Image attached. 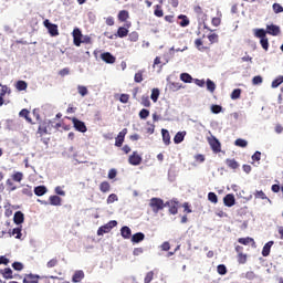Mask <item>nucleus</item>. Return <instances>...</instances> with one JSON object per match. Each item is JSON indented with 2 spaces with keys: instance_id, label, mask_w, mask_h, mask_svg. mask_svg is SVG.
<instances>
[{
  "instance_id": "obj_1",
  "label": "nucleus",
  "mask_w": 283,
  "mask_h": 283,
  "mask_svg": "<svg viewBox=\"0 0 283 283\" xmlns=\"http://www.w3.org/2000/svg\"><path fill=\"white\" fill-rule=\"evenodd\" d=\"M254 36L256 39H260L261 48H263V50L265 52H269V38H266V30H264V29H255L254 30Z\"/></svg>"
},
{
  "instance_id": "obj_2",
  "label": "nucleus",
  "mask_w": 283,
  "mask_h": 283,
  "mask_svg": "<svg viewBox=\"0 0 283 283\" xmlns=\"http://www.w3.org/2000/svg\"><path fill=\"white\" fill-rule=\"evenodd\" d=\"M149 207L151 211H154L155 213H158L159 211H163V209H165L167 205L163 199L154 197L149 201Z\"/></svg>"
},
{
  "instance_id": "obj_3",
  "label": "nucleus",
  "mask_w": 283,
  "mask_h": 283,
  "mask_svg": "<svg viewBox=\"0 0 283 283\" xmlns=\"http://www.w3.org/2000/svg\"><path fill=\"white\" fill-rule=\"evenodd\" d=\"M207 140L213 154H220V151H222V144H220V140H218L216 136L211 135Z\"/></svg>"
},
{
  "instance_id": "obj_4",
  "label": "nucleus",
  "mask_w": 283,
  "mask_h": 283,
  "mask_svg": "<svg viewBox=\"0 0 283 283\" xmlns=\"http://www.w3.org/2000/svg\"><path fill=\"white\" fill-rule=\"evenodd\" d=\"M52 132V122H42L38 128V134L40 136H45V134H51Z\"/></svg>"
},
{
  "instance_id": "obj_5",
  "label": "nucleus",
  "mask_w": 283,
  "mask_h": 283,
  "mask_svg": "<svg viewBox=\"0 0 283 283\" xmlns=\"http://www.w3.org/2000/svg\"><path fill=\"white\" fill-rule=\"evenodd\" d=\"M70 120H72L73 127L76 129V132H81V134H85V132H87V126L85 125V122H81L76 117L70 118Z\"/></svg>"
},
{
  "instance_id": "obj_6",
  "label": "nucleus",
  "mask_w": 283,
  "mask_h": 283,
  "mask_svg": "<svg viewBox=\"0 0 283 283\" xmlns=\"http://www.w3.org/2000/svg\"><path fill=\"white\" fill-rule=\"evenodd\" d=\"M129 165H133V167H138V165H142L143 157L138 154V151H133V154L128 157Z\"/></svg>"
},
{
  "instance_id": "obj_7",
  "label": "nucleus",
  "mask_w": 283,
  "mask_h": 283,
  "mask_svg": "<svg viewBox=\"0 0 283 283\" xmlns=\"http://www.w3.org/2000/svg\"><path fill=\"white\" fill-rule=\"evenodd\" d=\"M44 27L49 30V34L52 36H59V25L52 24L50 20H44Z\"/></svg>"
},
{
  "instance_id": "obj_8",
  "label": "nucleus",
  "mask_w": 283,
  "mask_h": 283,
  "mask_svg": "<svg viewBox=\"0 0 283 283\" xmlns=\"http://www.w3.org/2000/svg\"><path fill=\"white\" fill-rule=\"evenodd\" d=\"M73 43L74 45H76V48H81V43H82V40H83V32H81V29L78 28H75L73 30Z\"/></svg>"
},
{
  "instance_id": "obj_9",
  "label": "nucleus",
  "mask_w": 283,
  "mask_h": 283,
  "mask_svg": "<svg viewBox=\"0 0 283 283\" xmlns=\"http://www.w3.org/2000/svg\"><path fill=\"white\" fill-rule=\"evenodd\" d=\"M125 136H127V128L122 129L115 138V147H123L125 143Z\"/></svg>"
},
{
  "instance_id": "obj_10",
  "label": "nucleus",
  "mask_w": 283,
  "mask_h": 283,
  "mask_svg": "<svg viewBox=\"0 0 283 283\" xmlns=\"http://www.w3.org/2000/svg\"><path fill=\"white\" fill-rule=\"evenodd\" d=\"M132 24H126V28L125 27H119L117 29V32L115 34V36H118L119 39H125V36H128L129 35V29Z\"/></svg>"
},
{
  "instance_id": "obj_11",
  "label": "nucleus",
  "mask_w": 283,
  "mask_h": 283,
  "mask_svg": "<svg viewBox=\"0 0 283 283\" xmlns=\"http://www.w3.org/2000/svg\"><path fill=\"white\" fill-rule=\"evenodd\" d=\"M101 59L102 61H104V63H108L111 65H113V63H116V56L112 55V53L109 52L102 53Z\"/></svg>"
},
{
  "instance_id": "obj_12",
  "label": "nucleus",
  "mask_w": 283,
  "mask_h": 283,
  "mask_svg": "<svg viewBox=\"0 0 283 283\" xmlns=\"http://www.w3.org/2000/svg\"><path fill=\"white\" fill-rule=\"evenodd\" d=\"M166 207H169V213H171V216H176L178 213V201L176 200L167 201Z\"/></svg>"
},
{
  "instance_id": "obj_13",
  "label": "nucleus",
  "mask_w": 283,
  "mask_h": 283,
  "mask_svg": "<svg viewBox=\"0 0 283 283\" xmlns=\"http://www.w3.org/2000/svg\"><path fill=\"white\" fill-rule=\"evenodd\" d=\"M266 34H271V36H277L281 32L280 28L275 24L266 25Z\"/></svg>"
},
{
  "instance_id": "obj_14",
  "label": "nucleus",
  "mask_w": 283,
  "mask_h": 283,
  "mask_svg": "<svg viewBox=\"0 0 283 283\" xmlns=\"http://www.w3.org/2000/svg\"><path fill=\"white\" fill-rule=\"evenodd\" d=\"M273 244H275L274 241H269L268 243L264 244L262 249L263 258H269V255H271V248L273 247Z\"/></svg>"
},
{
  "instance_id": "obj_15",
  "label": "nucleus",
  "mask_w": 283,
  "mask_h": 283,
  "mask_svg": "<svg viewBox=\"0 0 283 283\" xmlns=\"http://www.w3.org/2000/svg\"><path fill=\"white\" fill-rule=\"evenodd\" d=\"M238 242H239V244H243L244 247H248V244H251L252 247H255V240L251 237L239 238Z\"/></svg>"
},
{
  "instance_id": "obj_16",
  "label": "nucleus",
  "mask_w": 283,
  "mask_h": 283,
  "mask_svg": "<svg viewBox=\"0 0 283 283\" xmlns=\"http://www.w3.org/2000/svg\"><path fill=\"white\" fill-rule=\"evenodd\" d=\"M41 276L34 274H27L23 279V283H39Z\"/></svg>"
},
{
  "instance_id": "obj_17",
  "label": "nucleus",
  "mask_w": 283,
  "mask_h": 283,
  "mask_svg": "<svg viewBox=\"0 0 283 283\" xmlns=\"http://www.w3.org/2000/svg\"><path fill=\"white\" fill-rule=\"evenodd\" d=\"M223 205H226V207H233V205H235V196L229 193L223 198Z\"/></svg>"
},
{
  "instance_id": "obj_18",
  "label": "nucleus",
  "mask_w": 283,
  "mask_h": 283,
  "mask_svg": "<svg viewBox=\"0 0 283 283\" xmlns=\"http://www.w3.org/2000/svg\"><path fill=\"white\" fill-rule=\"evenodd\" d=\"M84 277H85V272H83L82 270H77V271L74 272V274H73V276H72V282L78 283V282H81Z\"/></svg>"
},
{
  "instance_id": "obj_19",
  "label": "nucleus",
  "mask_w": 283,
  "mask_h": 283,
  "mask_svg": "<svg viewBox=\"0 0 283 283\" xmlns=\"http://www.w3.org/2000/svg\"><path fill=\"white\" fill-rule=\"evenodd\" d=\"M25 216L21 211H17L13 216V221L15 224H23Z\"/></svg>"
},
{
  "instance_id": "obj_20",
  "label": "nucleus",
  "mask_w": 283,
  "mask_h": 283,
  "mask_svg": "<svg viewBox=\"0 0 283 283\" xmlns=\"http://www.w3.org/2000/svg\"><path fill=\"white\" fill-rule=\"evenodd\" d=\"M120 235L124 240H129V238H132V229L127 226L122 227Z\"/></svg>"
},
{
  "instance_id": "obj_21",
  "label": "nucleus",
  "mask_w": 283,
  "mask_h": 283,
  "mask_svg": "<svg viewBox=\"0 0 283 283\" xmlns=\"http://www.w3.org/2000/svg\"><path fill=\"white\" fill-rule=\"evenodd\" d=\"M226 165L229 167V169H240V163L235 159H226Z\"/></svg>"
},
{
  "instance_id": "obj_22",
  "label": "nucleus",
  "mask_w": 283,
  "mask_h": 283,
  "mask_svg": "<svg viewBox=\"0 0 283 283\" xmlns=\"http://www.w3.org/2000/svg\"><path fill=\"white\" fill-rule=\"evenodd\" d=\"M185 136H187V132H178L174 137L175 145H180L185 140Z\"/></svg>"
},
{
  "instance_id": "obj_23",
  "label": "nucleus",
  "mask_w": 283,
  "mask_h": 283,
  "mask_svg": "<svg viewBox=\"0 0 283 283\" xmlns=\"http://www.w3.org/2000/svg\"><path fill=\"white\" fill-rule=\"evenodd\" d=\"M49 202L52 205V207H61L62 199L61 197L54 195L49 198Z\"/></svg>"
},
{
  "instance_id": "obj_24",
  "label": "nucleus",
  "mask_w": 283,
  "mask_h": 283,
  "mask_svg": "<svg viewBox=\"0 0 283 283\" xmlns=\"http://www.w3.org/2000/svg\"><path fill=\"white\" fill-rule=\"evenodd\" d=\"M112 190V185H109V181H102L99 184V191L102 193H107Z\"/></svg>"
},
{
  "instance_id": "obj_25",
  "label": "nucleus",
  "mask_w": 283,
  "mask_h": 283,
  "mask_svg": "<svg viewBox=\"0 0 283 283\" xmlns=\"http://www.w3.org/2000/svg\"><path fill=\"white\" fill-rule=\"evenodd\" d=\"M117 19H118V21H120V23H125V21H127V19H129V11H127V10L119 11Z\"/></svg>"
},
{
  "instance_id": "obj_26",
  "label": "nucleus",
  "mask_w": 283,
  "mask_h": 283,
  "mask_svg": "<svg viewBox=\"0 0 283 283\" xmlns=\"http://www.w3.org/2000/svg\"><path fill=\"white\" fill-rule=\"evenodd\" d=\"M161 136H163V140H164L165 145L171 144V136L169 135V130L163 128Z\"/></svg>"
},
{
  "instance_id": "obj_27",
  "label": "nucleus",
  "mask_w": 283,
  "mask_h": 283,
  "mask_svg": "<svg viewBox=\"0 0 283 283\" xmlns=\"http://www.w3.org/2000/svg\"><path fill=\"white\" fill-rule=\"evenodd\" d=\"M178 19L181 20V21L179 22V25H180L181 28H187V27L189 25V23H191V22L189 21V18H188L187 15H185V14L178 15Z\"/></svg>"
},
{
  "instance_id": "obj_28",
  "label": "nucleus",
  "mask_w": 283,
  "mask_h": 283,
  "mask_svg": "<svg viewBox=\"0 0 283 283\" xmlns=\"http://www.w3.org/2000/svg\"><path fill=\"white\" fill-rule=\"evenodd\" d=\"M34 193L35 196H45L48 193V188L45 186H38L34 188Z\"/></svg>"
},
{
  "instance_id": "obj_29",
  "label": "nucleus",
  "mask_w": 283,
  "mask_h": 283,
  "mask_svg": "<svg viewBox=\"0 0 283 283\" xmlns=\"http://www.w3.org/2000/svg\"><path fill=\"white\" fill-rule=\"evenodd\" d=\"M15 88L18 90V92H25V90H28V82L25 81H18L15 84Z\"/></svg>"
},
{
  "instance_id": "obj_30",
  "label": "nucleus",
  "mask_w": 283,
  "mask_h": 283,
  "mask_svg": "<svg viewBox=\"0 0 283 283\" xmlns=\"http://www.w3.org/2000/svg\"><path fill=\"white\" fill-rule=\"evenodd\" d=\"M145 240V234L143 232H137L132 237V242L138 244V242H143Z\"/></svg>"
},
{
  "instance_id": "obj_31",
  "label": "nucleus",
  "mask_w": 283,
  "mask_h": 283,
  "mask_svg": "<svg viewBox=\"0 0 283 283\" xmlns=\"http://www.w3.org/2000/svg\"><path fill=\"white\" fill-rule=\"evenodd\" d=\"M160 96V90L158 88H153L151 90V95H150V98L154 103H158V98Z\"/></svg>"
},
{
  "instance_id": "obj_32",
  "label": "nucleus",
  "mask_w": 283,
  "mask_h": 283,
  "mask_svg": "<svg viewBox=\"0 0 283 283\" xmlns=\"http://www.w3.org/2000/svg\"><path fill=\"white\" fill-rule=\"evenodd\" d=\"M10 235H14L17 240H21L23 233H21V228H14L11 232L9 231Z\"/></svg>"
},
{
  "instance_id": "obj_33",
  "label": "nucleus",
  "mask_w": 283,
  "mask_h": 283,
  "mask_svg": "<svg viewBox=\"0 0 283 283\" xmlns=\"http://www.w3.org/2000/svg\"><path fill=\"white\" fill-rule=\"evenodd\" d=\"M206 85H207V90L208 92H210L211 94H213V92H216V83L213 81H211L210 78H208L206 81Z\"/></svg>"
},
{
  "instance_id": "obj_34",
  "label": "nucleus",
  "mask_w": 283,
  "mask_h": 283,
  "mask_svg": "<svg viewBox=\"0 0 283 283\" xmlns=\"http://www.w3.org/2000/svg\"><path fill=\"white\" fill-rule=\"evenodd\" d=\"M1 274L6 280H12V269L6 268L4 270H1Z\"/></svg>"
},
{
  "instance_id": "obj_35",
  "label": "nucleus",
  "mask_w": 283,
  "mask_h": 283,
  "mask_svg": "<svg viewBox=\"0 0 283 283\" xmlns=\"http://www.w3.org/2000/svg\"><path fill=\"white\" fill-rule=\"evenodd\" d=\"M195 45L196 48L200 51V52H206V50H209V46H203L202 45V40L201 39H197L195 41Z\"/></svg>"
},
{
  "instance_id": "obj_36",
  "label": "nucleus",
  "mask_w": 283,
  "mask_h": 283,
  "mask_svg": "<svg viewBox=\"0 0 283 283\" xmlns=\"http://www.w3.org/2000/svg\"><path fill=\"white\" fill-rule=\"evenodd\" d=\"M13 182H21V180H23V172L21 171H15L12 176H11Z\"/></svg>"
},
{
  "instance_id": "obj_37",
  "label": "nucleus",
  "mask_w": 283,
  "mask_h": 283,
  "mask_svg": "<svg viewBox=\"0 0 283 283\" xmlns=\"http://www.w3.org/2000/svg\"><path fill=\"white\" fill-rule=\"evenodd\" d=\"M180 81H182L184 83H191L193 81V77H191L189 73H181Z\"/></svg>"
},
{
  "instance_id": "obj_38",
  "label": "nucleus",
  "mask_w": 283,
  "mask_h": 283,
  "mask_svg": "<svg viewBox=\"0 0 283 283\" xmlns=\"http://www.w3.org/2000/svg\"><path fill=\"white\" fill-rule=\"evenodd\" d=\"M140 105H143V107H151V101H149V96L143 95Z\"/></svg>"
},
{
  "instance_id": "obj_39",
  "label": "nucleus",
  "mask_w": 283,
  "mask_h": 283,
  "mask_svg": "<svg viewBox=\"0 0 283 283\" xmlns=\"http://www.w3.org/2000/svg\"><path fill=\"white\" fill-rule=\"evenodd\" d=\"M19 116H22V118H25V120H28V123H32V118H29L30 111L23 108L22 111H20Z\"/></svg>"
},
{
  "instance_id": "obj_40",
  "label": "nucleus",
  "mask_w": 283,
  "mask_h": 283,
  "mask_svg": "<svg viewBox=\"0 0 283 283\" xmlns=\"http://www.w3.org/2000/svg\"><path fill=\"white\" fill-rule=\"evenodd\" d=\"M54 266H59V259L53 258L46 263V269H54Z\"/></svg>"
},
{
  "instance_id": "obj_41",
  "label": "nucleus",
  "mask_w": 283,
  "mask_h": 283,
  "mask_svg": "<svg viewBox=\"0 0 283 283\" xmlns=\"http://www.w3.org/2000/svg\"><path fill=\"white\" fill-rule=\"evenodd\" d=\"M254 198L259 199V200H268L269 198L266 197V193H264V191L262 190H256L254 192Z\"/></svg>"
},
{
  "instance_id": "obj_42",
  "label": "nucleus",
  "mask_w": 283,
  "mask_h": 283,
  "mask_svg": "<svg viewBox=\"0 0 283 283\" xmlns=\"http://www.w3.org/2000/svg\"><path fill=\"white\" fill-rule=\"evenodd\" d=\"M107 205H114V202H118V196L116 193H111L106 199Z\"/></svg>"
},
{
  "instance_id": "obj_43",
  "label": "nucleus",
  "mask_w": 283,
  "mask_h": 283,
  "mask_svg": "<svg viewBox=\"0 0 283 283\" xmlns=\"http://www.w3.org/2000/svg\"><path fill=\"white\" fill-rule=\"evenodd\" d=\"M282 83H283V76L280 75L274 81H272L271 87H273V88L280 87V85H282Z\"/></svg>"
},
{
  "instance_id": "obj_44",
  "label": "nucleus",
  "mask_w": 283,
  "mask_h": 283,
  "mask_svg": "<svg viewBox=\"0 0 283 283\" xmlns=\"http://www.w3.org/2000/svg\"><path fill=\"white\" fill-rule=\"evenodd\" d=\"M77 92L82 96H87V94H90V91L87 90V86H84V85H78L77 86Z\"/></svg>"
},
{
  "instance_id": "obj_45",
  "label": "nucleus",
  "mask_w": 283,
  "mask_h": 283,
  "mask_svg": "<svg viewBox=\"0 0 283 283\" xmlns=\"http://www.w3.org/2000/svg\"><path fill=\"white\" fill-rule=\"evenodd\" d=\"M169 90L171 92H178L179 90H182V84L178 83V82H172L169 86Z\"/></svg>"
},
{
  "instance_id": "obj_46",
  "label": "nucleus",
  "mask_w": 283,
  "mask_h": 283,
  "mask_svg": "<svg viewBox=\"0 0 283 283\" xmlns=\"http://www.w3.org/2000/svg\"><path fill=\"white\" fill-rule=\"evenodd\" d=\"M241 94H242V90L235 88L232 91L230 96H231L232 101H238V98H240Z\"/></svg>"
},
{
  "instance_id": "obj_47",
  "label": "nucleus",
  "mask_w": 283,
  "mask_h": 283,
  "mask_svg": "<svg viewBox=\"0 0 283 283\" xmlns=\"http://www.w3.org/2000/svg\"><path fill=\"white\" fill-rule=\"evenodd\" d=\"M139 35L138 32L133 31L128 34V41H130L132 43H136V41H138Z\"/></svg>"
},
{
  "instance_id": "obj_48",
  "label": "nucleus",
  "mask_w": 283,
  "mask_h": 283,
  "mask_svg": "<svg viewBox=\"0 0 283 283\" xmlns=\"http://www.w3.org/2000/svg\"><path fill=\"white\" fill-rule=\"evenodd\" d=\"M234 145L237 147H247L249 145V142H247L245 139H242V138H238L235 142H234Z\"/></svg>"
},
{
  "instance_id": "obj_49",
  "label": "nucleus",
  "mask_w": 283,
  "mask_h": 283,
  "mask_svg": "<svg viewBox=\"0 0 283 283\" xmlns=\"http://www.w3.org/2000/svg\"><path fill=\"white\" fill-rule=\"evenodd\" d=\"M208 200L213 205H218V195H216V192H209Z\"/></svg>"
},
{
  "instance_id": "obj_50",
  "label": "nucleus",
  "mask_w": 283,
  "mask_h": 283,
  "mask_svg": "<svg viewBox=\"0 0 283 283\" xmlns=\"http://www.w3.org/2000/svg\"><path fill=\"white\" fill-rule=\"evenodd\" d=\"M109 228L107 227V224H104L102 227L98 228L97 230V235H103L104 233H109Z\"/></svg>"
},
{
  "instance_id": "obj_51",
  "label": "nucleus",
  "mask_w": 283,
  "mask_h": 283,
  "mask_svg": "<svg viewBox=\"0 0 283 283\" xmlns=\"http://www.w3.org/2000/svg\"><path fill=\"white\" fill-rule=\"evenodd\" d=\"M208 41L211 43V45H213V43H218V33H211L210 35H208Z\"/></svg>"
},
{
  "instance_id": "obj_52",
  "label": "nucleus",
  "mask_w": 283,
  "mask_h": 283,
  "mask_svg": "<svg viewBox=\"0 0 283 283\" xmlns=\"http://www.w3.org/2000/svg\"><path fill=\"white\" fill-rule=\"evenodd\" d=\"M248 255L244 253L238 254L237 260L240 264H247Z\"/></svg>"
},
{
  "instance_id": "obj_53",
  "label": "nucleus",
  "mask_w": 283,
  "mask_h": 283,
  "mask_svg": "<svg viewBox=\"0 0 283 283\" xmlns=\"http://www.w3.org/2000/svg\"><path fill=\"white\" fill-rule=\"evenodd\" d=\"M217 272L219 275H227V265L220 264L217 266Z\"/></svg>"
},
{
  "instance_id": "obj_54",
  "label": "nucleus",
  "mask_w": 283,
  "mask_h": 283,
  "mask_svg": "<svg viewBox=\"0 0 283 283\" xmlns=\"http://www.w3.org/2000/svg\"><path fill=\"white\" fill-rule=\"evenodd\" d=\"M23 196H27L28 198H32V187L27 186L22 189Z\"/></svg>"
},
{
  "instance_id": "obj_55",
  "label": "nucleus",
  "mask_w": 283,
  "mask_h": 283,
  "mask_svg": "<svg viewBox=\"0 0 283 283\" xmlns=\"http://www.w3.org/2000/svg\"><path fill=\"white\" fill-rule=\"evenodd\" d=\"M148 116H149V109L143 108L139 112V118H142V120H145Z\"/></svg>"
},
{
  "instance_id": "obj_56",
  "label": "nucleus",
  "mask_w": 283,
  "mask_h": 283,
  "mask_svg": "<svg viewBox=\"0 0 283 283\" xmlns=\"http://www.w3.org/2000/svg\"><path fill=\"white\" fill-rule=\"evenodd\" d=\"M151 280H154V271L147 272V274L144 279V283H151Z\"/></svg>"
},
{
  "instance_id": "obj_57",
  "label": "nucleus",
  "mask_w": 283,
  "mask_h": 283,
  "mask_svg": "<svg viewBox=\"0 0 283 283\" xmlns=\"http://www.w3.org/2000/svg\"><path fill=\"white\" fill-rule=\"evenodd\" d=\"M272 8H273V11L275 12V14H280L281 12H283V7L280 3H274L272 6Z\"/></svg>"
},
{
  "instance_id": "obj_58",
  "label": "nucleus",
  "mask_w": 283,
  "mask_h": 283,
  "mask_svg": "<svg viewBox=\"0 0 283 283\" xmlns=\"http://www.w3.org/2000/svg\"><path fill=\"white\" fill-rule=\"evenodd\" d=\"M6 184H7V187L9 188V191H17V186H14V182H12V179H7Z\"/></svg>"
},
{
  "instance_id": "obj_59",
  "label": "nucleus",
  "mask_w": 283,
  "mask_h": 283,
  "mask_svg": "<svg viewBox=\"0 0 283 283\" xmlns=\"http://www.w3.org/2000/svg\"><path fill=\"white\" fill-rule=\"evenodd\" d=\"M155 8H156L154 11L155 17H159V18L163 17L164 12H163L160 4H157Z\"/></svg>"
},
{
  "instance_id": "obj_60",
  "label": "nucleus",
  "mask_w": 283,
  "mask_h": 283,
  "mask_svg": "<svg viewBox=\"0 0 283 283\" xmlns=\"http://www.w3.org/2000/svg\"><path fill=\"white\" fill-rule=\"evenodd\" d=\"M12 269H14V271H23V263H21V262H13L12 263Z\"/></svg>"
},
{
  "instance_id": "obj_61",
  "label": "nucleus",
  "mask_w": 283,
  "mask_h": 283,
  "mask_svg": "<svg viewBox=\"0 0 283 283\" xmlns=\"http://www.w3.org/2000/svg\"><path fill=\"white\" fill-rule=\"evenodd\" d=\"M211 112H212V114H220V112H222V106H220V105H212L211 106Z\"/></svg>"
},
{
  "instance_id": "obj_62",
  "label": "nucleus",
  "mask_w": 283,
  "mask_h": 283,
  "mask_svg": "<svg viewBox=\"0 0 283 283\" xmlns=\"http://www.w3.org/2000/svg\"><path fill=\"white\" fill-rule=\"evenodd\" d=\"M262 76H260V75H256V76H254L253 78H252V83H253V85H262Z\"/></svg>"
},
{
  "instance_id": "obj_63",
  "label": "nucleus",
  "mask_w": 283,
  "mask_h": 283,
  "mask_svg": "<svg viewBox=\"0 0 283 283\" xmlns=\"http://www.w3.org/2000/svg\"><path fill=\"white\" fill-rule=\"evenodd\" d=\"M135 83H143V72H137L134 77Z\"/></svg>"
},
{
  "instance_id": "obj_64",
  "label": "nucleus",
  "mask_w": 283,
  "mask_h": 283,
  "mask_svg": "<svg viewBox=\"0 0 283 283\" xmlns=\"http://www.w3.org/2000/svg\"><path fill=\"white\" fill-rule=\"evenodd\" d=\"M195 160L196 163H205L206 160L205 155L202 154L195 155Z\"/></svg>"
}]
</instances>
